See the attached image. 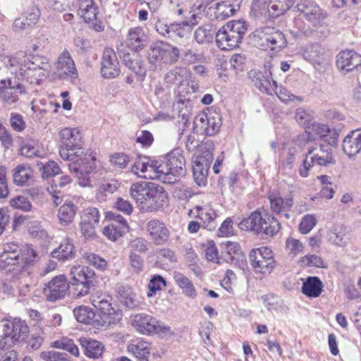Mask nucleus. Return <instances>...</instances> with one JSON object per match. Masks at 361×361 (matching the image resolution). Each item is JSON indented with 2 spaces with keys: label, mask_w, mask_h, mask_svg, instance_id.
I'll return each instance as SVG.
<instances>
[{
  "label": "nucleus",
  "mask_w": 361,
  "mask_h": 361,
  "mask_svg": "<svg viewBox=\"0 0 361 361\" xmlns=\"http://www.w3.org/2000/svg\"><path fill=\"white\" fill-rule=\"evenodd\" d=\"M60 137L63 144L59 149L61 157L63 160L71 161L69 170L75 173L79 184L85 187L89 185V173L96 168V154L80 147L82 135L80 130L75 128H65L61 130Z\"/></svg>",
  "instance_id": "f257e3e1"
},
{
  "label": "nucleus",
  "mask_w": 361,
  "mask_h": 361,
  "mask_svg": "<svg viewBox=\"0 0 361 361\" xmlns=\"http://www.w3.org/2000/svg\"><path fill=\"white\" fill-rule=\"evenodd\" d=\"M130 195L143 213L159 211L168 202L167 192L163 187L154 183H133L130 188Z\"/></svg>",
  "instance_id": "f03ea898"
},
{
  "label": "nucleus",
  "mask_w": 361,
  "mask_h": 361,
  "mask_svg": "<svg viewBox=\"0 0 361 361\" xmlns=\"http://www.w3.org/2000/svg\"><path fill=\"white\" fill-rule=\"evenodd\" d=\"M29 327L19 318L0 322V350L9 348L24 341L28 336Z\"/></svg>",
  "instance_id": "7ed1b4c3"
},
{
  "label": "nucleus",
  "mask_w": 361,
  "mask_h": 361,
  "mask_svg": "<svg viewBox=\"0 0 361 361\" xmlns=\"http://www.w3.org/2000/svg\"><path fill=\"white\" fill-rule=\"evenodd\" d=\"M25 59L21 63L23 69L20 70V77L25 78L32 84H39L51 76V65L47 57L35 54L28 58L25 54Z\"/></svg>",
  "instance_id": "20e7f679"
},
{
  "label": "nucleus",
  "mask_w": 361,
  "mask_h": 361,
  "mask_svg": "<svg viewBox=\"0 0 361 361\" xmlns=\"http://www.w3.org/2000/svg\"><path fill=\"white\" fill-rule=\"evenodd\" d=\"M244 20H233L226 23L216 33V42L219 49L231 50L238 47L247 31Z\"/></svg>",
  "instance_id": "39448f33"
},
{
  "label": "nucleus",
  "mask_w": 361,
  "mask_h": 361,
  "mask_svg": "<svg viewBox=\"0 0 361 361\" xmlns=\"http://www.w3.org/2000/svg\"><path fill=\"white\" fill-rule=\"evenodd\" d=\"M37 258L34 249L27 245L22 249L20 255L0 254V269L6 272H27L37 262Z\"/></svg>",
  "instance_id": "423d86ee"
},
{
  "label": "nucleus",
  "mask_w": 361,
  "mask_h": 361,
  "mask_svg": "<svg viewBox=\"0 0 361 361\" xmlns=\"http://www.w3.org/2000/svg\"><path fill=\"white\" fill-rule=\"evenodd\" d=\"M70 288L74 298L87 295L94 286V271L88 267L75 265L70 269Z\"/></svg>",
  "instance_id": "0eeeda50"
},
{
  "label": "nucleus",
  "mask_w": 361,
  "mask_h": 361,
  "mask_svg": "<svg viewBox=\"0 0 361 361\" xmlns=\"http://www.w3.org/2000/svg\"><path fill=\"white\" fill-rule=\"evenodd\" d=\"M111 300L110 295L101 291H96L90 296V302L100 312L102 325L116 324L122 318L121 312L112 307Z\"/></svg>",
  "instance_id": "6e6552de"
},
{
  "label": "nucleus",
  "mask_w": 361,
  "mask_h": 361,
  "mask_svg": "<svg viewBox=\"0 0 361 361\" xmlns=\"http://www.w3.org/2000/svg\"><path fill=\"white\" fill-rule=\"evenodd\" d=\"M163 165L165 180L169 184L176 183L186 174L185 159L180 148H176L166 154Z\"/></svg>",
  "instance_id": "1a4fd4ad"
},
{
  "label": "nucleus",
  "mask_w": 361,
  "mask_h": 361,
  "mask_svg": "<svg viewBox=\"0 0 361 361\" xmlns=\"http://www.w3.org/2000/svg\"><path fill=\"white\" fill-rule=\"evenodd\" d=\"M163 163L157 160H151L147 157H139L132 166V172L137 177L145 179L159 180L167 183L166 175L163 169Z\"/></svg>",
  "instance_id": "9d476101"
},
{
  "label": "nucleus",
  "mask_w": 361,
  "mask_h": 361,
  "mask_svg": "<svg viewBox=\"0 0 361 361\" xmlns=\"http://www.w3.org/2000/svg\"><path fill=\"white\" fill-rule=\"evenodd\" d=\"M133 326L143 334H159L162 336L172 334L169 326L158 321L151 315L141 313L132 317Z\"/></svg>",
  "instance_id": "9b49d317"
},
{
  "label": "nucleus",
  "mask_w": 361,
  "mask_h": 361,
  "mask_svg": "<svg viewBox=\"0 0 361 361\" xmlns=\"http://www.w3.org/2000/svg\"><path fill=\"white\" fill-rule=\"evenodd\" d=\"M179 55L180 51L177 47L161 41L150 46L148 51V60L149 63L157 66L161 63H175Z\"/></svg>",
  "instance_id": "f8f14e48"
},
{
  "label": "nucleus",
  "mask_w": 361,
  "mask_h": 361,
  "mask_svg": "<svg viewBox=\"0 0 361 361\" xmlns=\"http://www.w3.org/2000/svg\"><path fill=\"white\" fill-rule=\"evenodd\" d=\"M78 73L75 68V63L71 58V54L68 50H64L59 56L56 62L54 64L53 71L51 70V78L64 79L66 77H71L72 81L78 78Z\"/></svg>",
  "instance_id": "ddd939ff"
},
{
  "label": "nucleus",
  "mask_w": 361,
  "mask_h": 361,
  "mask_svg": "<svg viewBox=\"0 0 361 361\" xmlns=\"http://www.w3.org/2000/svg\"><path fill=\"white\" fill-rule=\"evenodd\" d=\"M25 92V87L20 83L13 84L11 79L0 80V100L5 107L16 106L20 96Z\"/></svg>",
  "instance_id": "4468645a"
},
{
  "label": "nucleus",
  "mask_w": 361,
  "mask_h": 361,
  "mask_svg": "<svg viewBox=\"0 0 361 361\" xmlns=\"http://www.w3.org/2000/svg\"><path fill=\"white\" fill-rule=\"evenodd\" d=\"M249 260L256 273L263 275L271 274V248L268 246L252 250Z\"/></svg>",
  "instance_id": "2eb2a0df"
},
{
  "label": "nucleus",
  "mask_w": 361,
  "mask_h": 361,
  "mask_svg": "<svg viewBox=\"0 0 361 361\" xmlns=\"http://www.w3.org/2000/svg\"><path fill=\"white\" fill-rule=\"evenodd\" d=\"M193 125L197 133L212 136L219 130L221 119L219 116H211L205 113H200L195 117Z\"/></svg>",
  "instance_id": "dca6fc26"
},
{
  "label": "nucleus",
  "mask_w": 361,
  "mask_h": 361,
  "mask_svg": "<svg viewBox=\"0 0 361 361\" xmlns=\"http://www.w3.org/2000/svg\"><path fill=\"white\" fill-rule=\"evenodd\" d=\"M239 226L242 230L252 231L260 235L263 238L264 236L269 235L271 224L263 219L259 211H255L247 218L243 220L239 224Z\"/></svg>",
  "instance_id": "f3484780"
},
{
  "label": "nucleus",
  "mask_w": 361,
  "mask_h": 361,
  "mask_svg": "<svg viewBox=\"0 0 361 361\" xmlns=\"http://www.w3.org/2000/svg\"><path fill=\"white\" fill-rule=\"evenodd\" d=\"M213 160L211 152H207L203 155L193 157L192 173L195 183L199 185H204L207 182L208 170Z\"/></svg>",
  "instance_id": "a211bd4d"
},
{
  "label": "nucleus",
  "mask_w": 361,
  "mask_h": 361,
  "mask_svg": "<svg viewBox=\"0 0 361 361\" xmlns=\"http://www.w3.org/2000/svg\"><path fill=\"white\" fill-rule=\"evenodd\" d=\"M68 288L67 278L61 274L53 278L44 289L46 298L49 302H55L63 298Z\"/></svg>",
  "instance_id": "6ab92c4d"
},
{
  "label": "nucleus",
  "mask_w": 361,
  "mask_h": 361,
  "mask_svg": "<svg viewBox=\"0 0 361 361\" xmlns=\"http://www.w3.org/2000/svg\"><path fill=\"white\" fill-rule=\"evenodd\" d=\"M25 53L20 51L14 56L0 55V76L8 73L20 77V70H23L22 63L25 61Z\"/></svg>",
  "instance_id": "aec40b11"
},
{
  "label": "nucleus",
  "mask_w": 361,
  "mask_h": 361,
  "mask_svg": "<svg viewBox=\"0 0 361 361\" xmlns=\"http://www.w3.org/2000/svg\"><path fill=\"white\" fill-rule=\"evenodd\" d=\"M101 74L104 78H115L120 73L119 63L113 49L106 48L102 58Z\"/></svg>",
  "instance_id": "412c9836"
},
{
  "label": "nucleus",
  "mask_w": 361,
  "mask_h": 361,
  "mask_svg": "<svg viewBox=\"0 0 361 361\" xmlns=\"http://www.w3.org/2000/svg\"><path fill=\"white\" fill-rule=\"evenodd\" d=\"M306 154L313 164L317 166H328L335 163L333 149L327 145H319V147H308Z\"/></svg>",
  "instance_id": "4be33fe9"
},
{
  "label": "nucleus",
  "mask_w": 361,
  "mask_h": 361,
  "mask_svg": "<svg viewBox=\"0 0 361 361\" xmlns=\"http://www.w3.org/2000/svg\"><path fill=\"white\" fill-rule=\"evenodd\" d=\"M190 214L199 219L204 228L212 231L216 226V219L217 214L215 209L209 204L195 206L190 210Z\"/></svg>",
  "instance_id": "5701e85b"
},
{
  "label": "nucleus",
  "mask_w": 361,
  "mask_h": 361,
  "mask_svg": "<svg viewBox=\"0 0 361 361\" xmlns=\"http://www.w3.org/2000/svg\"><path fill=\"white\" fill-rule=\"evenodd\" d=\"M146 231L149 239L157 245L166 243L170 236V232L165 224L157 219H152L147 223Z\"/></svg>",
  "instance_id": "b1692460"
},
{
  "label": "nucleus",
  "mask_w": 361,
  "mask_h": 361,
  "mask_svg": "<svg viewBox=\"0 0 361 361\" xmlns=\"http://www.w3.org/2000/svg\"><path fill=\"white\" fill-rule=\"evenodd\" d=\"M109 216L113 221L103 229V233L109 240L116 241L128 231L126 220L121 215L109 213Z\"/></svg>",
  "instance_id": "393cba45"
},
{
  "label": "nucleus",
  "mask_w": 361,
  "mask_h": 361,
  "mask_svg": "<svg viewBox=\"0 0 361 361\" xmlns=\"http://www.w3.org/2000/svg\"><path fill=\"white\" fill-rule=\"evenodd\" d=\"M361 65V55L353 50L340 52L336 56V66L343 72L352 71Z\"/></svg>",
  "instance_id": "a878e982"
},
{
  "label": "nucleus",
  "mask_w": 361,
  "mask_h": 361,
  "mask_svg": "<svg viewBox=\"0 0 361 361\" xmlns=\"http://www.w3.org/2000/svg\"><path fill=\"white\" fill-rule=\"evenodd\" d=\"M303 57L315 68L325 67L328 64L329 59L325 54L324 49L317 44L307 46L304 51Z\"/></svg>",
  "instance_id": "bb28decb"
},
{
  "label": "nucleus",
  "mask_w": 361,
  "mask_h": 361,
  "mask_svg": "<svg viewBox=\"0 0 361 361\" xmlns=\"http://www.w3.org/2000/svg\"><path fill=\"white\" fill-rule=\"evenodd\" d=\"M298 6L304 17L314 25L325 18L322 9L312 0H302Z\"/></svg>",
  "instance_id": "cd10ccee"
},
{
  "label": "nucleus",
  "mask_w": 361,
  "mask_h": 361,
  "mask_svg": "<svg viewBox=\"0 0 361 361\" xmlns=\"http://www.w3.org/2000/svg\"><path fill=\"white\" fill-rule=\"evenodd\" d=\"M249 75L257 89L262 92L270 94L271 82L269 81V76L271 75V65L269 63L264 65V71L252 70L249 73Z\"/></svg>",
  "instance_id": "c85d7f7f"
},
{
  "label": "nucleus",
  "mask_w": 361,
  "mask_h": 361,
  "mask_svg": "<svg viewBox=\"0 0 361 361\" xmlns=\"http://www.w3.org/2000/svg\"><path fill=\"white\" fill-rule=\"evenodd\" d=\"M73 314L78 322L92 325L95 328L106 327L109 325H102L101 317L96 315L94 312L86 306H80L74 309Z\"/></svg>",
  "instance_id": "c756f323"
},
{
  "label": "nucleus",
  "mask_w": 361,
  "mask_h": 361,
  "mask_svg": "<svg viewBox=\"0 0 361 361\" xmlns=\"http://www.w3.org/2000/svg\"><path fill=\"white\" fill-rule=\"evenodd\" d=\"M13 182L20 187L29 186L34 180V171L28 164H19L12 170Z\"/></svg>",
  "instance_id": "7c9ffc66"
},
{
  "label": "nucleus",
  "mask_w": 361,
  "mask_h": 361,
  "mask_svg": "<svg viewBox=\"0 0 361 361\" xmlns=\"http://www.w3.org/2000/svg\"><path fill=\"white\" fill-rule=\"evenodd\" d=\"M128 352L138 361H149L151 345L142 338L131 340L127 346Z\"/></svg>",
  "instance_id": "2f4dec72"
},
{
  "label": "nucleus",
  "mask_w": 361,
  "mask_h": 361,
  "mask_svg": "<svg viewBox=\"0 0 361 361\" xmlns=\"http://www.w3.org/2000/svg\"><path fill=\"white\" fill-rule=\"evenodd\" d=\"M343 149L349 157L357 154L361 150V128L352 130L343 141Z\"/></svg>",
  "instance_id": "473e14b6"
},
{
  "label": "nucleus",
  "mask_w": 361,
  "mask_h": 361,
  "mask_svg": "<svg viewBox=\"0 0 361 361\" xmlns=\"http://www.w3.org/2000/svg\"><path fill=\"white\" fill-rule=\"evenodd\" d=\"M190 77V73L184 68L175 67L169 71L165 75L164 80L169 85H176L180 89L185 85L189 84L188 79ZM181 90H179V92Z\"/></svg>",
  "instance_id": "72a5a7b5"
},
{
  "label": "nucleus",
  "mask_w": 361,
  "mask_h": 361,
  "mask_svg": "<svg viewBox=\"0 0 361 361\" xmlns=\"http://www.w3.org/2000/svg\"><path fill=\"white\" fill-rule=\"evenodd\" d=\"M22 225L26 226L30 234L34 237L44 238L47 235L46 230L42 227L40 223L37 221H30L27 216L21 215L13 220V227L15 228Z\"/></svg>",
  "instance_id": "f704fd0d"
},
{
  "label": "nucleus",
  "mask_w": 361,
  "mask_h": 361,
  "mask_svg": "<svg viewBox=\"0 0 361 361\" xmlns=\"http://www.w3.org/2000/svg\"><path fill=\"white\" fill-rule=\"evenodd\" d=\"M242 0H233V2L221 1L216 4V18L221 20L234 16L240 9Z\"/></svg>",
  "instance_id": "c9c22d12"
},
{
  "label": "nucleus",
  "mask_w": 361,
  "mask_h": 361,
  "mask_svg": "<svg viewBox=\"0 0 361 361\" xmlns=\"http://www.w3.org/2000/svg\"><path fill=\"white\" fill-rule=\"evenodd\" d=\"M80 343L83 349L85 355L92 359L99 358L104 351V345L102 343L88 338H80Z\"/></svg>",
  "instance_id": "e433bc0d"
},
{
  "label": "nucleus",
  "mask_w": 361,
  "mask_h": 361,
  "mask_svg": "<svg viewBox=\"0 0 361 361\" xmlns=\"http://www.w3.org/2000/svg\"><path fill=\"white\" fill-rule=\"evenodd\" d=\"M145 42L146 36L142 27H137L129 30L126 44L130 49L138 51L145 47Z\"/></svg>",
  "instance_id": "4c0bfd02"
},
{
  "label": "nucleus",
  "mask_w": 361,
  "mask_h": 361,
  "mask_svg": "<svg viewBox=\"0 0 361 361\" xmlns=\"http://www.w3.org/2000/svg\"><path fill=\"white\" fill-rule=\"evenodd\" d=\"M326 238L329 243L338 247H345L349 243V238L342 226L334 225L326 233Z\"/></svg>",
  "instance_id": "58836bf2"
},
{
  "label": "nucleus",
  "mask_w": 361,
  "mask_h": 361,
  "mask_svg": "<svg viewBox=\"0 0 361 361\" xmlns=\"http://www.w3.org/2000/svg\"><path fill=\"white\" fill-rule=\"evenodd\" d=\"M323 287L317 276H308L302 283L301 291L307 297L315 298L321 295Z\"/></svg>",
  "instance_id": "ea45409f"
},
{
  "label": "nucleus",
  "mask_w": 361,
  "mask_h": 361,
  "mask_svg": "<svg viewBox=\"0 0 361 361\" xmlns=\"http://www.w3.org/2000/svg\"><path fill=\"white\" fill-rule=\"evenodd\" d=\"M117 295L119 301L129 309L135 308L139 305L136 294L128 286H118Z\"/></svg>",
  "instance_id": "a19ab883"
},
{
  "label": "nucleus",
  "mask_w": 361,
  "mask_h": 361,
  "mask_svg": "<svg viewBox=\"0 0 361 361\" xmlns=\"http://www.w3.org/2000/svg\"><path fill=\"white\" fill-rule=\"evenodd\" d=\"M173 279L176 284L182 290L183 293L187 297L195 298L197 291L192 281L183 274L179 271L173 273Z\"/></svg>",
  "instance_id": "79ce46f5"
},
{
  "label": "nucleus",
  "mask_w": 361,
  "mask_h": 361,
  "mask_svg": "<svg viewBox=\"0 0 361 361\" xmlns=\"http://www.w3.org/2000/svg\"><path fill=\"white\" fill-rule=\"evenodd\" d=\"M253 43L262 50H267L271 42V27L264 26L257 29L253 33Z\"/></svg>",
  "instance_id": "37998d69"
},
{
  "label": "nucleus",
  "mask_w": 361,
  "mask_h": 361,
  "mask_svg": "<svg viewBox=\"0 0 361 361\" xmlns=\"http://www.w3.org/2000/svg\"><path fill=\"white\" fill-rule=\"evenodd\" d=\"M79 14L86 22H90L96 19L98 9L93 0H78Z\"/></svg>",
  "instance_id": "c03bdc74"
},
{
  "label": "nucleus",
  "mask_w": 361,
  "mask_h": 361,
  "mask_svg": "<svg viewBox=\"0 0 361 361\" xmlns=\"http://www.w3.org/2000/svg\"><path fill=\"white\" fill-rule=\"evenodd\" d=\"M270 0H254L250 15L257 20H268L270 18L269 4Z\"/></svg>",
  "instance_id": "a18cd8bd"
},
{
  "label": "nucleus",
  "mask_w": 361,
  "mask_h": 361,
  "mask_svg": "<svg viewBox=\"0 0 361 361\" xmlns=\"http://www.w3.org/2000/svg\"><path fill=\"white\" fill-rule=\"evenodd\" d=\"M53 258L65 261L74 257L73 245L68 238L63 239L60 245L51 252Z\"/></svg>",
  "instance_id": "49530a36"
},
{
  "label": "nucleus",
  "mask_w": 361,
  "mask_h": 361,
  "mask_svg": "<svg viewBox=\"0 0 361 361\" xmlns=\"http://www.w3.org/2000/svg\"><path fill=\"white\" fill-rule=\"evenodd\" d=\"M77 207L71 202L64 203L59 209L58 217L61 224L66 226L71 223L76 214Z\"/></svg>",
  "instance_id": "de8ad7c7"
},
{
  "label": "nucleus",
  "mask_w": 361,
  "mask_h": 361,
  "mask_svg": "<svg viewBox=\"0 0 361 361\" xmlns=\"http://www.w3.org/2000/svg\"><path fill=\"white\" fill-rule=\"evenodd\" d=\"M71 178L68 176H61L59 180H54L53 183L48 188V191L54 198V203L58 205L61 197V189L71 183Z\"/></svg>",
  "instance_id": "09e8293b"
},
{
  "label": "nucleus",
  "mask_w": 361,
  "mask_h": 361,
  "mask_svg": "<svg viewBox=\"0 0 361 361\" xmlns=\"http://www.w3.org/2000/svg\"><path fill=\"white\" fill-rule=\"evenodd\" d=\"M206 9V6L201 2L195 3L190 11V16L185 21L192 28L202 19Z\"/></svg>",
  "instance_id": "8fccbe9b"
},
{
  "label": "nucleus",
  "mask_w": 361,
  "mask_h": 361,
  "mask_svg": "<svg viewBox=\"0 0 361 361\" xmlns=\"http://www.w3.org/2000/svg\"><path fill=\"white\" fill-rule=\"evenodd\" d=\"M123 61L125 65L136 75L140 76H144L145 75V69L142 62L137 54H133V56L130 54L126 55Z\"/></svg>",
  "instance_id": "3c124183"
},
{
  "label": "nucleus",
  "mask_w": 361,
  "mask_h": 361,
  "mask_svg": "<svg viewBox=\"0 0 361 361\" xmlns=\"http://www.w3.org/2000/svg\"><path fill=\"white\" fill-rule=\"evenodd\" d=\"M20 154L27 158L43 157L46 152L44 149L34 142H26L20 148Z\"/></svg>",
  "instance_id": "603ef678"
},
{
  "label": "nucleus",
  "mask_w": 361,
  "mask_h": 361,
  "mask_svg": "<svg viewBox=\"0 0 361 361\" xmlns=\"http://www.w3.org/2000/svg\"><path fill=\"white\" fill-rule=\"evenodd\" d=\"M51 346L56 348L66 350L75 357H78L80 355L78 346L73 343L72 339L67 337H63L54 341Z\"/></svg>",
  "instance_id": "864d4df0"
},
{
  "label": "nucleus",
  "mask_w": 361,
  "mask_h": 361,
  "mask_svg": "<svg viewBox=\"0 0 361 361\" xmlns=\"http://www.w3.org/2000/svg\"><path fill=\"white\" fill-rule=\"evenodd\" d=\"M118 188V184L115 180L104 182L99 186L96 195V198L99 202L106 200L107 196L113 194Z\"/></svg>",
  "instance_id": "5fc2aeb1"
},
{
  "label": "nucleus",
  "mask_w": 361,
  "mask_h": 361,
  "mask_svg": "<svg viewBox=\"0 0 361 361\" xmlns=\"http://www.w3.org/2000/svg\"><path fill=\"white\" fill-rule=\"evenodd\" d=\"M214 30L210 25L199 27L195 32V39L198 43L209 42L213 39Z\"/></svg>",
  "instance_id": "6e6d98bb"
},
{
  "label": "nucleus",
  "mask_w": 361,
  "mask_h": 361,
  "mask_svg": "<svg viewBox=\"0 0 361 361\" xmlns=\"http://www.w3.org/2000/svg\"><path fill=\"white\" fill-rule=\"evenodd\" d=\"M86 215H82L80 221V229L82 233L88 238H92L95 235L96 227L99 224H97V219H94V221H90L87 219L88 216Z\"/></svg>",
  "instance_id": "4d7b16f0"
},
{
  "label": "nucleus",
  "mask_w": 361,
  "mask_h": 361,
  "mask_svg": "<svg viewBox=\"0 0 361 361\" xmlns=\"http://www.w3.org/2000/svg\"><path fill=\"white\" fill-rule=\"evenodd\" d=\"M299 264L302 267L325 268L326 264L322 257L316 255H307L301 257Z\"/></svg>",
  "instance_id": "13d9d810"
},
{
  "label": "nucleus",
  "mask_w": 361,
  "mask_h": 361,
  "mask_svg": "<svg viewBox=\"0 0 361 361\" xmlns=\"http://www.w3.org/2000/svg\"><path fill=\"white\" fill-rule=\"evenodd\" d=\"M166 286V280L160 275H155L152 277L148 284L149 291L147 293L148 298L154 296L157 291Z\"/></svg>",
  "instance_id": "bf43d9fd"
},
{
  "label": "nucleus",
  "mask_w": 361,
  "mask_h": 361,
  "mask_svg": "<svg viewBox=\"0 0 361 361\" xmlns=\"http://www.w3.org/2000/svg\"><path fill=\"white\" fill-rule=\"evenodd\" d=\"M191 30L192 27L185 21L178 23H173L171 32V39H175L176 37H185L189 35Z\"/></svg>",
  "instance_id": "052dcab7"
},
{
  "label": "nucleus",
  "mask_w": 361,
  "mask_h": 361,
  "mask_svg": "<svg viewBox=\"0 0 361 361\" xmlns=\"http://www.w3.org/2000/svg\"><path fill=\"white\" fill-rule=\"evenodd\" d=\"M314 114L312 111L305 110L304 109H298L295 112V119L297 122L303 126L305 128L311 125L313 122Z\"/></svg>",
  "instance_id": "680f3d73"
},
{
  "label": "nucleus",
  "mask_w": 361,
  "mask_h": 361,
  "mask_svg": "<svg viewBox=\"0 0 361 361\" xmlns=\"http://www.w3.org/2000/svg\"><path fill=\"white\" fill-rule=\"evenodd\" d=\"M84 258L87 263L97 269L104 271L106 268V261L98 255L91 252H86L84 254Z\"/></svg>",
  "instance_id": "e2e57ef3"
},
{
  "label": "nucleus",
  "mask_w": 361,
  "mask_h": 361,
  "mask_svg": "<svg viewBox=\"0 0 361 361\" xmlns=\"http://www.w3.org/2000/svg\"><path fill=\"white\" fill-rule=\"evenodd\" d=\"M286 244L288 254L293 257L303 252L304 245L299 240L290 237L287 238Z\"/></svg>",
  "instance_id": "0e129e2a"
},
{
  "label": "nucleus",
  "mask_w": 361,
  "mask_h": 361,
  "mask_svg": "<svg viewBox=\"0 0 361 361\" xmlns=\"http://www.w3.org/2000/svg\"><path fill=\"white\" fill-rule=\"evenodd\" d=\"M172 27L173 23H169L164 18L158 19L154 25V29L159 35L170 39Z\"/></svg>",
  "instance_id": "69168bd1"
},
{
  "label": "nucleus",
  "mask_w": 361,
  "mask_h": 361,
  "mask_svg": "<svg viewBox=\"0 0 361 361\" xmlns=\"http://www.w3.org/2000/svg\"><path fill=\"white\" fill-rule=\"evenodd\" d=\"M10 205L16 209H19L23 212L30 211L32 209V204L27 197L18 195L10 200Z\"/></svg>",
  "instance_id": "338daca9"
},
{
  "label": "nucleus",
  "mask_w": 361,
  "mask_h": 361,
  "mask_svg": "<svg viewBox=\"0 0 361 361\" xmlns=\"http://www.w3.org/2000/svg\"><path fill=\"white\" fill-rule=\"evenodd\" d=\"M41 357L45 361H73L66 353L54 350L42 353Z\"/></svg>",
  "instance_id": "774afa93"
}]
</instances>
